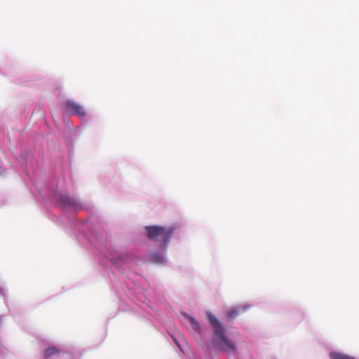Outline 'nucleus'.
<instances>
[{"mask_svg":"<svg viewBox=\"0 0 359 359\" xmlns=\"http://www.w3.org/2000/svg\"><path fill=\"white\" fill-rule=\"evenodd\" d=\"M60 352V350L55 347H49L46 348L44 351V357L46 358H50L55 354H57Z\"/></svg>","mask_w":359,"mask_h":359,"instance_id":"obj_7","label":"nucleus"},{"mask_svg":"<svg viewBox=\"0 0 359 359\" xmlns=\"http://www.w3.org/2000/svg\"><path fill=\"white\" fill-rule=\"evenodd\" d=\"M60 201L65 205L74 206L75 205V201L73 198L67 195H62L60 196Z\"/></svg>","mask_w":359,"mask_h":359,"instance_id":"obj_6","label":"nucleus"},{"mask_svg":"<svg viewBox=\"0 0 359 359\" xmlns=\"http://www.w3.org/2000/svg\"><path fill=\"white\" fill-rule=\"evenodd\" d=\"M330 359H355L353 357L340 353H331Z\"/></svg>","mask_w":359,"mask_h":359,"instance_id":"obj_8","label":"nucleus"},{"mask_svg":"<svg viewBox=\"0 0 359 359\" xmlns=\"http://www.w3.org/2000/svg\"><path fill=\"white\" fill-rule=\"evenodd\" d=\"M150 262L154 264H163L165 262L164 257L161 253H154L149 255Z\"/></svg>","mask_w":359,"mask_h":359,"instance_id":"obj_4","label":"nucleus"},{"mask_svg":"<svg viewBox=\"0 0 359 359\" xmlns=\"http://www.w3.org/2000/svg\"><path fill=\"white\" fill-rule=\"evenodd\" d=\"M188 319L193 330L196 332H200V325L198 322L193 317H189Z\"/></svg>","mask_w":359,"mask_h":359,"instance_id":"obj_9","label":"nucleus"},{"mask_svg":"<svg viewBox=\"0 0 359 359\" xmlns=\"http://www.w3.org/2000/svg\"><path fill=\"white\" fill-rule=\"evenodd\" d=\"M65 106L67 111L71 114L76 115L81 118L86 116V112L83 107L73 100H67Z\"/></svg>","mask_w":359,"mask_h":359,"instance_id":"obj_3","label":"nucleus"},{"mask_svg":"<svg viewBox=\"0 0 359 359\" xmlns=\"http://www.w3.org/2000/svg\"><path fill=\"white\" fill-rule=\"evenodd\" d=\"M145 230L149 239L159 243L160 245H163L165 249L170 242L175 229L171 226L165 227L158 225H151L146 226Z\"/></svg>","mask_w":359,"mask_h":359,"instance_id":"obj_2","label":"nucleus"},{"mask_svg":"<svg viewBox=\"0 0 359 359\" xmlns=\"http://www.w3.org/2000/svg\"><path fill=\"white\" fill-rule=\"evenodd\" d=\"M244 311L245 309L242 307L235 308L228 312V317L231 319H233L236 318L238 316H239Z\"/></svg>","mask_w":359,"mask_h":359,"instance_id":"obj_5","label":"nucleus"},{"mask_svg":"<svg viewBox=\"0 0 359 359\" xmlns=\"http://www.w3.org/2000/svg\"><path fill=\"white\" fill-rule=\"evenodd\" d=\"M207 318L213 328L214 337L212 343L217 350L224 351L229 355H235L237 353V348L234 341L229 339L224 333V327L217 320L216 316L208 311Z\"/></svg>","mask_w":359,"mask_h":359,"instance_id":"obj_1","label":"nucleus"}]
</instances>
